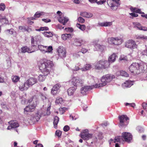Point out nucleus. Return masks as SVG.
<instances>
[{
  "instance_id": "1",
  "label": "nucleus",
  "mask_w": 147,
  "mask_h": 147,
  "mask_svg": "<svg viewBox=\"0 0 147 147\" xmlns=\"http://www.w3.org/2000/svg\"><path fill=\"white\" fill-rule=\"evenodd\" d=\"M53 62L49 60H46L39 65V69L43 74H40L38 76L39 81L42 82L45 80L46 76L50 74L51 67L53 66Z\"/></svg>"
},
{
  "instance_id": "2",
  "label": "nucleus",
  "mask_w": 147,
  "mask_h": 147,
  "mask_svg": "<svg viewBox=\"0 0 147 147\" xmlns=\"http://www.w3.org/2000/svg\"><path fill=\"white\" fill-rule=\"evenodd\" d=\"M146 64L143 63H133L129 67V70L134 74H138L145 68Z\"/></svg>"
},
{
  "instance_id": "3",
  "label": "nucleus",
  "mask_w": 147,
  "mask_h": 147,
  "mask_svg": "<svg viewBox=\"0 0 147 147\" xmlns=\"http://www.w3.org/2000/svg\"><path fill=\"white\" fill-rule=\"evenodd\" d=\"M115 78V76L113 74H107L104 75L102 77L101 79V81L102 83L96 84L94 86L95 88L102 87L105 85L107 84V83L112 81Z\"/></svg>"
},
{
  "instance_id": "4",
  "label": "nucleus",
  "mask_w": 147,
  "mask_h": 147,
  "mask_svg": "<svg viewBox=\"0 0 147 147\" xmlns=\"http://www.w3.org/2000/svg\"><path fill=\"white\" fill-rule=\"evenodd\" d=\"M110 65V63L108 61L101 60L96 62L94 67L96 69L100 70L109 67Z\"/></svg>"
},
{
  "instance_id": "5",
  "label": "nucleus",
  "mask_w": 147,
  "mask_h": 147,
  "mask_svg": "<svg viewBox=\"0 0 147 147\" xmlns=\"http://www.w3.org/2000/svg\"><path fill=\"white\" fill-rule=\"evenodd\" d=\"M119 120V125L121 127H125L128 125L127 120L129 118L126 115H119L118 117Z\"/></svg>"
},
{
  "instance_id": "6",
  "label": "nucleus",
  "mask_w": 147,
  "mask_h": 147,
  "mask_svg": "<svg viewBox=\"0 0 147 147\" xmlns=\"http://www.w3.org/2000/svg\"><path fill=\"white\" fill-rule=\"evenodd\" d=\"M120 0H108L107 3L108 5L113 10H115L120 5Z\"/></svg>"
},
{
  "instance_id": "7",
  "label": "nucleus",
  "mask_w": 147,
  "mask_h": 147,
  "mask_svg": "<svg viewBox=\"0 0 147 147\" xmlns=\"http://www.w3.org/2000/svg\"><path fill=\"white\" fill-rule=\"evenodd\" d=\"M70 83L72 86H82L83 84V81L76 77H73L69 81Z\"/></svg>"
},
{
  "instance_id": "8",
  "label": "nucleus",
  "mask_w": 147,
  "mask_h": 147,
  "mask_svg": "<svg viewBox=\"0 0 147 147\" xmlns=\"http://www.w3.org/2000/svg\"><path fill=\"white\" fill-rule=\"evenodd\" d=\"M81 137L84 140H88L92 137V134H89L88 129H85L80 134Z\"/></svg>"
},
{
  "instance_id": "9",
  "label": "nucleus",
  "mask_w": 147,
  "mask_h": 147,
  "mask_svg": "<svg viewBox=\"0 0 147 147\" xmlns=\"http://www.w3.org/2000/svg\"><path fill=\"white\" fill-rule=\"evenodd\" d=\"M36 105L34 104H32L26 106L24 109V113L25 114H28V113L33 112L35 109Z\"/></svg>"
},
{
  "instance_id": "10",
  "label": "nucleus",
  "mask_w": 147,
  "mask_h": 147,
  "mask_svg": "<svg viewBox=\"0 0 147 147\" xmlns=\"http://www.w3.org/2000/svg\"><path fill=\"white\" fill-rule=\"evenodd\" d=\"M61 87V85L59 83L55 85L51 89V94L53 95H56L59 92V90Z\"/></svg>"
},
{
  "instance_id": "11",
  "label": "nucleus",
  "mask_w": 147,
  "mask_h": 147,
  "mask_svg": "<svg viewBox=\"0 0 147 147\" xmlns=\"http://www.w3.org/2000/svg\"><path fill=\"white\" fill-rule=\"evenodd\" d=\"M59 56L61 57H65L66 56V51L65 48L59 47L57 50Z\"/></svg>"
},
{
  "instance_id": "12",
  "label": "nucleus",
  "mask_w": 147,
  "mask_h": 147,
  "mask_svg": "<svg viewBox=\"0 0 147 147\" xmlns=\"http://www.w3.org/2000/svg\"><path fill=\"white\" fill-rule=\"evenodd\" d=\"M29 87L32 86V85L37 83V80L36 78L34 77L30 78L26 82Z\"/></svg>"
},
{
  "instance_id": "13",
  "label": "nucleus",
  "mask_w": 147,
  "mask_h": 147,
  "mask_svg": "<svg viewBox=\"0 0 147 147\" xmlns=\"http://www.w3.org/2000/svg\"><path fill=\"white\" fill-rule=\"evenodd\" d=\"M92 89L90 86H86L82 87L80 90L81 93L83 94H86V92L89 90H90Z\"/></svg>"
},
{
  "instance_id": "14",
  "label": "nucleus",
  "mask_w": 147,
  "mask_h": 147,
  "mask_svg": "<svg viewBox=\"0 0 147 147\" xmlns=\"http://www.w3.org/2000/svg\"><path fill=\"white\" fill-rule=\"evenodd\" d=\"M80 15L84 17L89 18L92 17L93 14L91 13H88L86 12H80Z\"/></svg>"
},
{
  "instance_id": "15",
  "label": "nucleus",
  "mask_w": 147,
  "mask_h": 147,
  "mask_svg": "<svg viewBox=\"0 0 147 147\" xmlns=\"http://www.w3.org/2000/svg\"><path fill=\"white\" fill-rule=\"evenodd\" d=\"M29 87V86L26 82L20 85L19 89L21 91H23L27 90Z\"/></svg>"
},
{
  "instance_id": "16",
  "label": "nucleus",
  "mask_w": 147,
  "mask_h": 147,
  "mask_svg": "<svg viewBox=\"0 0 147 147\" xmlns=\"http://www.w3.org/2000/svg\"><path fill=\"white\" fill-rule=\"evenodd\" d=\"M122 139L123 141L129 142V133L123 132L122 134Z\"/></svg>"
},
{
  "instance_id": "17",
  "label": "nucleus",
  "mask_w": 147,
  "mask_h": 147,
  "mask_svg": "<svg viewBox=\"0 0 147 147\" xmlns=\"http://www.w3.org/2000/svg\"><path fill=\"white\" fill-rule=\"evenodd\" d=\"M137 45L135 41L132 40H129V48L131 50L135 49L137 47Z\"/></svg>"
},
{
  "instance_id": "18",
  "label": "nucleus",
  "mask_w": 147,
  "mask_h": 147,
  "mask_svg": "<svg viewBox=\"0 0 147 147\" xmlns=\"http://www.w3.org/2000/svg\"><path fill=\"white\" fill-rule=\"evenodd\" d=\"M8 123L14 128L17 127L19 126V123L16 120H11L8 122Z\"/></svg>"
},
{
  "instance_id": "19",
  "label": "nucleus",
  "mask_w": 147,
  "mask_h": 147,
  "mask_svg": "<svg viewBox=\"0 0 147 147\" xmlns=\"http://www.w3.org/2000/svg\"><path fill=\"white\" fill-rule=\"evenodd\" d=\"M96 50L102 52L104 50L105 47L104 45H101L99 44H96L95 46Z\"/></svg>"
},
{
  "instance_id": "20",
  "label": "nucleus",
  "mask_w": 147,
  "mask_h": 147,
  "mask_svg": "<svg viewBox=\"0 0 147 147\" xmlns=\"http://www.w3.org/2000/svg\"><path fill=\"white\" fill-rule=\"evenodd\" d=\"M21 52L23 53H25L26 52L28 53H31L30 51H32L31 50H30V48L27 46H24L22 47L21 48Z\"/></svg>"
},
{
  "instance_id": "21",
  "label": "nucleus",
  "mask_w": 147,
  "mask_h": 147,
  "mask_svg": "<svg viewBox=\"0 0 147 147\" xmlns=\"http://www.w3.org/2000/svg\"><path fill=\"white\" fill-rule=\"evenodd\" d=\"M69 19L67 18L64 17H60L58 20L61 23H62L63 25H65L68 21Z\"/></svg>"
},
{
  "instance_id": "22",
  "label": "nucleus",
  "mask_w": 147,
  "mask_h": 147,
  "mask_svg": "<svg viewBox=\"0 0 147 147\" xmlns=\"http://www.w3.org/2000/svg\"><path fill=\"white\" fill-rule=\"evenodd\" d=\"M130 9L132 12L144 14V12H142L141 10V9L135 7H134L131 6L130 7Z\"/></svg>"
},
{
  "instance_id": "23",
  "label": "nucleus",
  "mask_w": 147,
  "mask_h": 147,
  "mask_svg": "<svg viewBox=\"0 0 147 147\" xmlns=\"http://www.w3.org/2000/svg\"><path fill=\"white\" fill-rule=\"evenodd\" d=\"M84 43V41L81 39H76L75 40V45L77 46H80Z\"/></svg>"
},
{
  "instance_id": "24",
  "label": "nucleus",
  "mask_w": 147,
  "mask_h": 147,
  "mask_svg": "<svg viewBox=\"0 0 147 147\" xmlns=\"http://www.w3.org/2000/svg\"><path fill=\"white\" fill-rule=\"evenodd\" d=\"M116 56L115 54L113 53L109 57V61H109V63L110 62H114L115 60Z\"/></svg>"
},
{
  "instance_id": "25",
  "label": "nucleus",
  "mask_w": 147,
  "mask_h": 147,
  "mask_svg": "<svg viewBox=\"0 0 147 147\" xmlns=\"http://www.w3.org/2000/svg\"><path fill=\"white\" fill-rule=\"evenodd\" d=\"M11 78L13 82L17 83L19 81L20 77L18 76L13 75L11 76Z\"/></svg>"
},
{
  "instance_id": "26",
  "label": "nucleus",
  "mask_w": 147,
  "mask_h": 147,
  "mask_svg": "<svg viewBox=\"0 0 147 147\" xmlns=\"http://www.w3.org/2000/svg\"><path fill=\"white\" fill-rule=\"evenodd\" d=\"M133 25L134 28H136L139 30H141L142 26L140 23L137 22H134L133 23Z\"/></svg>"
},
{
  "instance_id": "27",
  "label": "nucleus",
  "mask_w": 147,
  "mask_h": 147,
  "mask_svg": "<svg viewBox=\"0 0 147 147\" xmlns=\"http://www.w3.org/2000/svg\"><path fill=\"white\" fill-rule=\"evenodd\" d=\"M115 39H115V41L114 42H113V44L118 45L121 44L122 43V39L119 38L117 37L115 38Z\"/></svg>"
},
{
  "instance_id": "28",
  "label": "nucleus",
  "mask_w": 147,
  "mask_h": 147,
  "mask_svg": "<svg viewBox=\"0 0 147 147\" xmlns=\"http://www.w3.org/2000/svg\"><path fill=\"white\" fill-rule=\"evenodd\" d=\"M71 37V35L70 34H65L61 35V38L64 40H66L68 38Z\"/></svg>"
},
{
  "instance_id": "29",
  "label": "nucleus",
  "mask_w": 147,
  "mask_h": 147,
  "mask_svg": "<svg viewBox=\"0 0 147 147\" xmlns=\"http://www.w3.org/2000/svg\"><path fill=\"white\" fill-rule=\"evenodd\" d=\"M59 121V118L57 116H55L54 118L53 121L54 127L55 128H57V125Z\"/></svg>"
},
{
  "instance_id": "30",
  "label": "nucleus",
  "mask_w": 147,
  "mask_h": 147,
  "mask_svg": "<svg viewBox=\"0 0 147 147\" xmlns=\"http://www.w3.org/2000/svg\"><path fill=\"white\" fill-rule=\"evenodd\" d=\"M38 36H36L34 37H32L31 39V45H33V46H34V45H37V42L38 40H37V39Z\"/></svg>"
},
{
  "instance_id": "31",
  "label": "nucleus",
  "mask_w": 147,
  "mask_h": 147,
  "mask_svg": "<svg viewBox=\"0 0 147 147\" xmlns=\"http://www.w3.org/2000/svg\"><path fill=\"white\" fill-rule=\"evenodd\" d=\"M76 26L82 31L85 30L86 28V26L84 25H80L78 23L77 24Z\"/></svg>"
},
{
  "instance_id": "32",
  "label": "nucleus",
  "mask_w": 147,
  "mask_h": 147,
  "mask_svg": "<svg viewBox=\"0 0 147 147\" xmlns=\"http://www.w3.org/2000/svg\"><path fill=\"white\" fill-rule=\"evenodd\" d=\"M74 91V89L73 87H71L69 88L67 90V92L68 95H72Z\"/></svg>"
},
{
  "instance_id": "33",
  "label": "nucleus",
  "mask_w": 147,
  "mask_h": 147,
  "mask_svg": "<svg viewBox=\"0 0 147 147\" xmlns=\"http://www.w3.org/2000/svg\"><path fill=\"white\" fill-rule=\"evenodd\" d=\"M112 24V23L110 22H106L102 23L100 24V26H110Z\"/></svg>"
},
{
  "instance_id": "34",
  "label": "nucleus",
  "mask_w": 147,
  "mask_h": 147,
  "mask_svg": "<svg viewBox=\"0 0 147 147\" xmlns=\"http://www.w3.org/2000/svg\"><path fill=\"white\" fill-rule=\"evenodd\" d=\"M44 15V13L42 12H36L34 15V17L36 18H39L41 16Z\"/></svg>"
},
{
  "instance_id": "35",
  "label": "nucleus",
  "mask_w": 147,
  "mask_h": 147,
  "mask_svg": "<svg viewBox=\"0 0 147 147\" xmlns=\"http://www.w3.org/2000/svg\"><path fill=\"white\" fill-rule=\"evenodd\" d=\"M91 68V65L90 64H86L85 67L80 69L82 71H85L89 70Z\"/></svg>"
},
{
  "instance_id": "36",
  "label": "nucleus",
  "mask_w": 147,
  "mask_h": 147,
  "mask_svg": "<svg viewBox=\"0 0 147 147\" xmlns=\"http://www.w3.org/2000/svg\"><path fill=\"white\" fill-rule=\"evenodd\" d=\"M44 35L47 37H52L53 36V34L52 32H45L44 33Z\"/></svg>"
},
{
  "instance_id": "37",
  "label": "nucleus",
  "mask_w": 147,
  "mask_h": 147,
  "mask_svg": "<svg viewBox=\"0 0 147 147\" xmlns=\"http://www.w3.org/2000/svg\"><path fill=\"white\" fill-rule=\"evenodd\" d=\"M38 48L42 52L45 51V53L46 52V50L47 49V46H44L42 45H38Z\"/></svg>"
},
{
  "instance_id": "38",
  "label": "nucleus",
  "mask_w": 147,
  "mask_h": 147,
  "mask_svg": "<svg viewBox=\"0 0 147 147\" xmlns=\"http://www.w3.org/2000/svg\"><path fill=\"white\" fill-rule=\"evenodd\" d=\"M136 38L138 39L147 40V36H144V35L136 36Z\"/></svg>"
},
{
  "instance_id": "39",
  "label": "nucleus",
  "mask_w": 147,
  "mask_h": 147,
  "mask_svg": "<svg viewBox=\"0 0 147 147\" xmlns=\"http://www.w3.org/2000/svg\"><path fill=\"white\" fill-rule=\"evenodd\" d=\"M63 99L62 98L58 97H57L56 100V103L59 104H61L63 101Z\"/></svg>"
},
{
  "instance_id": "40",
  "label": "nucleus",
  "mask_w": 147,
  "mask_h": 147,
  "mask_svg": "<svg viewBox=\"0 0 147 147\" xmlns=\"http://www.w3.org/2000/svg\"><path fill=\"white\" fill-rule=\"evenodd\" d=\"M122 139V137L121 136H117L115 137V138L114 143L116 142H120L121 139Z\"/></svg>"
},
{
  "instance_id": "41",
  "label": "nucleus",
  "mask_w": 147,
  "mask_h": 147,
  "mask_svg": "<svg viewBox=\"0 0 147 147\" xmlns=\"http://www.w3.org/2000/svg\"><path fill=\"white\" fill-rule=\"evenodd\" d=\"M33 45H32V46L30 48V50H32L30 51L31 53L34 52L35 51L36 47V45H34V46H33Z\"/></svg>"
},
{
  "instance_id": "42",
  "label": "nucleus",
  "mask_w": 147,
  "mask_h": 147,
  "mask_svg": "<svg viewBox=\"0 0 147 147\" xmlns=\"http://www.w3.org/2000/svg\"><path fill=\"white\" fill-rule=\"evenodd\" d=\"M120 75L122 76L127 77L128 74L127 73L124 71H121L120 72Z\"/></svg>"
},
{
  "instance_id": "43",
  "label": "nucleus",
  "mask_w": 147,
  "mask_h": 147,
  "mask_svg": "<svg viewBox=\"0 0 147 147\" xmlns=\"http://www.w3.org/2000/svg\"><path fill=\"white\" fill-rule=\"evenodd\" d=\"M3 18L1 22L3 24H7L9 22L8 20L6 18L5 16Z\"/></svg>"
},
{
  "instance_id": "44",
  "label": "nucleus",
  "mask_w": 147,
  "mask_h": 147,
  "mask_svg": "<svg viewBox=\"0 0 147 147\" xmlns=\"http://www.w3.org/2000/svg\"><path fill=\"white\" fill-rule=\"evenodd\" d=\"M53 50L52 46H49L48 47H47V49L46 50V52H51Z\"/></svg>"
},
{
  "instance_id": "45",
  "label": "nucleus",
  "mask_w": 147,
  "mask_h": 147,
  "mask_svg": "<svg viewBox=\"0 0 147 147\" xmlns=\"http://www.w3.org/2000/svg\"><path fill=\"white\" fill-rule=\"evenodd\" d=\"M61 131L59 130H57L55 132V135L57 136L59 138L61 136Z\"/></svg>"
},
{
  "instance_id": "46",
  "label": "nucleus",
  "mask_w": 147,
  "mask_h": 147,
  "mask_svg": "<svg viewBox=\"0 0 147 147\" xmlns=\"http://www.w3.org/2000/svg\"><path fill=\"white\" fill-rule=\"evenodd\" d=\"M78 21L82 23H83L85 22V20L81 17H79L78 19Z\"/></svg>"
},
{
  "instance_id": "47",
  "label": "nucleus",
  "mask_w": 147,
  "mask_h": 147,
  "mask_svg": "<svg viewBox=\"0 0 147 147\" xmlns=\"http://www.w3.org/2000/svg\"><path fill=\"white\" fill-rule=\"evenodd\" d=\"M122 87L123 88L128 87L129 86V81H127L122 85Z\"/></svg>"
},
{
  "instance_id": "48",
  "label": "nucleus",
  "mask_w": 147,
  "mask_h": 147,
  "mask_svg": "<svg viewBox=\"0 0 147 147\" xmlns=\"http://www.w3.org/2000/svg\"><path fill=\"white\" fill-rule=\"evenodd\" d=\"M5 5L3 3H1L0 4V10L3 11L5 9Z\"/></svg>"
},
{
  "instance_id": "49",
  "label": "nucleus",
  "mask_w": 147,
  "mask_h": 147,
  "mask_svg": "<svg viewBox=\"0 0 147 147\" xmlns=\"http://www.w3.org/2000/svg\"><path fill=\"white\" fill-rule=\"evenodd\" d=\"M106 0H103L100 1H97L96 3L98 5H101L106 2Z\"/></svg>"
},
{
  "instance_id": "50",
  "label": "nucleus",
  "mask_w": 147,
  "mask_h": 147,
  "mask_svg": "<svg viewBox=\"0 0 147 147\" xmlns=\"http://www.w3.org/2000/svg\"><path fill=\"white\" fill-rule=\"evenodd\" d=\"M65 30L67 32H72L73 31V30L72 28L69 27L65 28Z\"/></svg>"
},
{
  "instance_id": "51",
  "label": "nucleus",
  "mask_w": 147,
  "mask_h": 147,
  "mask_svg": "<svg viewBox=\"0 0 147 147\" xmlns=\"http://www.w3.org/2000/svg\"><path fill=\"white\" fill-rule=\"evenodd\" d=\"M69 127L67 125L63 127V130L65 131H67L69 129Z\"/></svg>"
},
{
  "instance_id": "52",
  "label": "nucleus",
  "mask_w": 147,
  "mask_h": 147,
  "mask_svg": "<svg viewBox=\"0 0 147 147\" xmlns=\"http://www.w3.org/2000/svg\"><path fill=\"white\" fill-rule=\"evenodd\" d=\"M132 17H130L131 18H133L134 17H136L138 16V14L134 13H129Z\"/></svg>"
},
{
  "instance_id": "53",
  "label": "nucleus",
  "mask_w": 147,
  "mask_h": 147,
  "mask_svg": "<svg viewBox=\"0 0 147 147\" xmlns=\"http://www.w3.org/2000/svg\"><path fill=\"white\" fill-rule=\"evenodd\" d=\"M115 38H111L109 40V41L110 43L111 44H113L114 41H115Z\"/></svg>"
},
{
  "instance_id": "54",
  "label": "nucleus",
  "mask_w": 147,
  "mask_h": 147,
  "mask_svg": "<svg viewBox=\"0 0 147 147\" xmlns=\"http://www.w3.org/2000/svg\"><path fill=\"white\" fill-rule=\"evenodd\" d=\"M142 106L144 109L147 111V104L144 103L142 104Z\"/></svg>"
},
{
  "instance_id": "55",
  "label": "nucleus",
  "mask_w": 147,
  "mask_h": 147,
  "mask_svg": "<svg viewBox=\"0 0 147 147\" xmlns=\"http://www.w3.org/2000/svg\"><path fill=\"white\" fill-rule=\"evenodd\" d=\"M133 141V136L131 134L129 133V143L130 142H132Z\"/></svg>"
},
{
  "instance_id": "56",
  "label": "nucleus",
  "mask_w": 147,
  "mask_h": 147,
  "mask_svg": "<svg viewBox=\"0 0 147 147\" xmlns=\"http://www.w3.org/2000/svg\"><path fill=\"white\" fill-rule=\"evenodd\" d=\"M26 27L25 26H20L19 27V29L20 30L25 31L26 29Z\"/></svg>"
},
{
  "instance_id": "57",
  "label": "nucleus",
  "mask_w": 147,
  "mask_h": 147,
  "mask_svg": "<svg viewBox=\"0 0 147 147\" xmlns=\"http://www.w3.org/2000/svg\"><path fill=\"white\" fill-rule=\"evenodd\" d=\"M119 60H120V61H122V60H127V57H122V56H121V57H120L119 58Z\"/></svg>"
},
{
  "instance_id": "58",
  "label": "nucleus",
  "mask_w": 147,
  "mask_h": 147,
  "mask_svg": "<svg viewBox=\"0 0 147 147\" xmlns=\"http://www.w3.org/2000/svg\"><path fill=\"white\" fill-rule=\"evenodd\" d=\"M32 98L33 99V101L36 102L37 99L38 98V96L36 95H34L33 96Z\"/></svg>"
},
{
  "instance_id": "59",
  "label": "nucleus",
  "mask_w": 147,
  "mask_h": 147,
  "mask_svg": "<svg viewBox=\"0 0 147 147\" xmlns=\"http://www.w3.org/2000/svg\"><path fill=\"white\" fill-rule=\"evenodd\" d=\"M87 51L88 50L85 48H82L81 49V52L83 54L86 53Z\"/></svg>"
},
{
  "instance_id": "60",
  "label": "nucleus",
  "mask_w": 147,
  "mask_h": 147,
  "mask_svg": "<svg viewBox=\"0 0 147 147\" xmlns=\"http://www.w3.org/2000/svg\"><path fill=\"white\" fill-rule=\"evenodd\" d=\"M140 30H142L145 31H147V27L142 26Z\"/></svg>"
},
{
  "instance_id": "61",
  "label": "nucleus",
  "mask_w": 147,
  "mask_h": 147,
  "mask_svg": "<svg viewBox=\"0 0 147 147\" xmlns=\"http://www.w3.org/2000/svg\"><path fill=\"white\" fill-rule=\"evenodd\" d=\"M42 20L46 23L50 22L51 21V20L49 19H43Z\"/></svg>"
},
{
  "instance_id": "62",
  "label": "nucleus",
  "mask_w": 147,
  "mask_h": 147,
  "mask_svg": "<svg viewBox=\"0 0 147 147\" xmlns=\"http://www.w3.org/2000/svg\"><path fill=\"white\" fill-rule=\"evenodd\" d=\"M7 31L10 34H12L13 33V29L7 30Z\"/></svg>"
},
{
  "instance_id": "63",
  "label": "nucleus",
  "mask_w": 147,
  "mask_h": 147,
  "mask_svg": "<svg viewBox=\"0 0 147 147\" xmlns=\"http://www.w3.org/2000/svg\"><path fill=\"white\" fill-rule=\"evenodd\" d=\"M32 31V30L31 28L30 27H28L27 28H26L25 30V31L27 32H30Z\"/></svg>"
},
{
  "instance_id": "64",
  "label": "nucleus",
  "mask_w": 147,
  "mask_h": 147,
  "mask_svg": "<svg viewBox=\"0 0 147 147\" xmlns=\"http://www.w3.org/2000/svg\"><path fill=\"white\" fill-rule=\"evenodd\" d=\"M136 106V105L134 103H129V106L133 108H134Z\"/></svg>"
}]
</instances>
